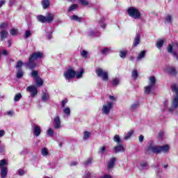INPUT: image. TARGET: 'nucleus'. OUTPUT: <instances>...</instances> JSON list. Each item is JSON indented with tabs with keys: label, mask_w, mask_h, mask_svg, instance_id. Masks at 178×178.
<instances>
[{
	"label": "nucleus",
	"mask_w": 178,
	"mask_h": 178,
	"mask_svg": "<svg viewBox=\"0 0 178 178\" xmlns=\"http://www.w3.org/2000/svg\"><path fill=\"white\" fill-rule=\"evenodd\" d=\"M44 58V54L40 52V51H35L33 52L29 58V62L25 63L24 65L26 67H29V69H34L35 66H37V64L34 63L35 60H37V59H41Z\"/></svg>",
	"instance_id": "f257e3e1"
},
{
	"label": "nucleus",
	"mask_w": 178,
	"mask_h": 178,
	"mask_svg": "<svg viewBox=\"0 0 178 178\" xmlns=\"http://www.w3.org/2000/svg\"><path fill=\"white\" fill-rule=\"evenodd\" d=\"M172 92H175V95L172 100V107L170 108V111L172 112L174 109L178 108V86L177 84H174L172 86Z\"/></svg>",
	"instance_id": "f03ea898"
},
{
	"label": "nucleus",
	"mask_w": 178,
	"mask_h": 178,
	"mask_svg": "<svg viewBox=\"0 0 178 178\" xmlns=\"http://www.w3.org/2000/svg\"><path fill=\"white\" fill-rule=\"evenodd\" d=\"M55 15L52 13H49L47 16L38 15L37 19L40 23H49L51 24L54 22Z\"/></svg>",
	"instance_id": "7ed1b4c3"
},
{
	"label": "nucleus",
	"mask_w": 178,
	"mask_h": 178,
	"mask_svg": "<svg viewBox=\"0 0 178 178\" xmlns=\"http://www.w3.org/2000/svg\"><path fill=\"white\" fill-rule=\"evenodd\" d=\"M128 15L131 17L132 19H140L141 17V14L140 13V11L134 7H130L127 10Z\"/></svg>",
	"instance_id": "20e7f679"
},
{
	"label": "nucleus",
	"mask_w": 178,
	"mask_h": 178,
	"mask_svg": "<svg viewBox=\"0 0 178 178\" xmlns=\"http://www.w3.org/2000/svg\"><path fill=\"white\" fill-rule=\"evenodd\" d=\"M167 51L169 54H172L173 56L177 58L178 43H172V44H168V47H167Z\"/></svg>",
	"instance_id": "39448f33"
},
{
	"label": "nucleus",
	"mask_w": 178,
	"mask_h": 178,
	"mask_svg": "<svg viewBox=\"0 0 178 178\" xmlns=\"http://www.w3.org/2000/svg\"><path fill=\"white\" fill-rule=\"evenodd\" d=\"M96 74H97L98 77H102L104 81H106L109 79L108 72L103 70L102 68H98L96 70Z\"/></svg>",
	"instance_id": "423d86ee"
},
{
	"label": "nucleus",
	"mask_w": 178,
	"mask_h": 178,
	"mask_svg": "<svg viewBox=\"0 0 178 178\" xmlns=\"http://www.w3.org/2000/svg\"><path fill=\"white\" fill-rule=\"evenodd\" d=\"M147 152H152L153 154H160V146H156L151 143L149 145L146 147Z\"/></svg>",
	"instance_id": "0eeeda50"
},
{
	"label": "nucleus",
	"mask_w": 178,
	"mask_h": 178,
	"mask_svg": "<svg viewBox=\"0 0 178 178\" xmlns=\"http://www.w3.org/2000/svg\"><path fill=\"white\" fill-rule=\"evenodd\" d=\"M113 106V103L112 102H108L107 104L104 105L102 108V112L104 115H109L111 109Z\"/></svg>",
	"instance_id": "6e6552de"
},
{
	"label": "nucleus",
	"mask_w": 178,
	"mask_h": 178,
	"mask_svg": "<svg viewBox=\"0 0 178 178\" xmlns=\"http://www.w3.org/2000/svg\"><path fill=\"white\" fill-rule=\"evenodd\" d=\"M74 76H76V71H74L72 69L67 70L64 73V76L66 79V80H70V79H73V77H74Z\"/></svg>",
	"instance_id": "1a4fd4ad"
},
{
	"label": "nucleus",
	"mask_w": 178,
	"mask_h": 178,
	"mask_svg": "<svg viewBox=\"0 0 178 178\" xmlns=\"http://www.w3.org/2000/svg\"><path fill=\"white\" fill-rule=\"evenodd\" d=\"M26 91H29V92H31V97L32 98H34L37 94H38V91L37 90V87L34 86H30L26 88Z\"/></svg>",
	"instance_id": "9d476101"
},
{
	"label": "nucleus",
	"mask_w": 178,
	"mask_h": 178,
	"mask_svg": "<svg viewBox=\"0 0 178 178\" xmlns=\"http://www.w3.org/2000/svg\"><path fill=\"white\" fill-rule=\"evenodd\" d=\"M165 72L170 74V76H175L177 74V72L176 71V68L175 67L169 66L165 69Z\"/></svg>",
	"instance_id": "9b49d317"
},
{
	"label": "nucleus",
	"mask_w": 178,
	"mask_h": 178,
	"mask_svg": "<svg viewBox=\"0 0 178 178\" xmlns=\"http://www.w3.org/2000/svg\"><path fill=\"white\" fill-rule=\"evenodd\" d=\"M113 151L115 154H118V152H124V147H123V145L118 143V145L114 147Z\"/></svg>",
	"instance_id": "f8f14e48"
},
{
	"label": "nucleus",
	"mask_w": 178,
	"mask_h": 178,
	"mask_svg": "<svg viewBox=\"0 0 178 178\" xmlns=\"http://www.w3.org/2000/svg\"><path fill=\"white\" fill-rule=\"evenodd\" d=\"M33 134L34 136H36V137H38L40 134H41V127L38 125H33Z\"/></svg>",
	"instance_id": "ddd939ff"
},
{
	"label": "nucleus",
	"mask_w": 178,
	"mask_h": 178,
	"mask_svg": "<svg viewBox=\"0 0 178 178\" xmlns=\"http://www.w3.org/2000/svg\"><path fill=\"white\" fill-rule=\"evenodd\" d=\"M140 38H141V35L140 33H136L134 40L133 47H137V45L140 44Z\"/></svg>",
	"instance_id": "4468645a"
},
{
	"label": "nucleus",
	"mask_w": 178,
	"mask_h": 178,
	"mask_svg": "<svg viewBox=\"0 0 178 178\" xmlns=\"http://www.w3.org/2000/svg\"><path fill=\"white\" fill-rule=\"evenodd\" d=\"M54 129L60 128V118H59V116H56L54 118Z\"/></svg>",
	"instance_id": "2eb2a0df"
},
{
	"label": "nucleus",
	"mask_w": 178,
	"mask_h": 178,
	"mask_svg": "<svg viewBox=\"0 0 178 178\" xmlns=\"http://www.w3.org/2000/svg\"><path fill=\"white\" fill-rule=\"evenodd\" d=\"M115 162H116V158L112 157L108 162V169H113L115 166Z\"/></svg>",
	"instance_id": "dca6fc26"
},
{
	"label": "nucleus",
	"mask_w": 178,
	"mask_h": 178,
	"mask_svg": "<svg viewBox=\"0 0 178 178\" xmlns=\"http://www.w3.org/2000/svg\"><path fill=\"white\" fill-rule=\"evenodd\" d=\"M8 38V31L4 29H2L0 32V40L3 41V40Z\"/></svg>",
	"instance_id": "f3484780"
},
{
	"label": "nucleus",
	"mask_w": 178,
	"mask_h": 178,
	"mask_svg": "<svg viewBox=\"0 0 178 178\" xmlns=\"http://www.w3.org/2000/svg\"><path fill=\"white\" fill-rule=\"evenodd\" d=\"M36 86H38V87H42V86H44V81H42V79H41V77L39 76V78H36V79H35Z\"/></svg>",
	"instance_id": "a211bd4d"
},
{
	"label": "nucleus",
	"mask_w": 178,
	"mask_h": 178,
	"mask_svg": "<svg viewBox=\"0 0 178 178\" xmlns=\"http://www.w3.org/2000/svg\"><path fill=\"white\" fill-rule=\"evenodd\" d=\"M170 149L169 145H165L160 146V154L161 152H168Z\"/></svg>",
	"instance_id": "6ab92c4d"
},
{
	"label": "nucleus",
	"mask_w": 178,
	"mask_h": 178,
	"mask_svg": "<svg viewBox=\"0 0 178 178\" xmlns=\"http://www.w3.org/2000/svg\"><path fill=\"white\" fill-rule=\"evenodd\" d=\"M1 178L6 177V175H8V168L1 167Z\"/></svg>",
	"instance_id": "aec40b11"
},
{
	"label": "nucleus",
	"mask_w": 178,
	"mask_h": 178,
	"mask_svg": "<svg viewBox=\"0 0 178 178\" xmlns=\"http://www.w3.org/2000/svg\"><path fill=\"white\" fill-rule=\"evenodd\" d=\"M156 84V79H155V76H151L149 79V86L150 87H154Z\"/></svg>",
	"instance_id": "412c9836"
},
{
	"label": "nucleus",
	"mask_w": 178,
	"mask_h": 178,
	"mask_svg": "<svg viewBox=\"0 0 178 178\" xmlns=\"http://www.w3.org/2000/svg\"><path fill=\"white\" fill-rule=\"evenodd\" d=\"M71 20H74V22H78L79 23H81V20L83 18L81 17H79L77 15H72L70 17Z\"/></svg>",
	"instance_id": "4be33fe9"
},
{
	"label": "nucleus",
	"mask_w": 178,
	"mask_h": 178,
	"mask_svg": "<svg viewBox=\"0 0 178 178\" xmlns=\"http://www.w3.org/2000/svg\"><path fill=\"white\" fill-rule=\"evenodd\" d=\"M24 74V72H23V70L22 69L17 70L16 73V77L17 79H22Z\"/></svg>",
	"instance_id": "5701e85b"
},
{
	"label": "nucleus",
	"mask_w": 178,
	"mask_h": 178,
	"mask_svg": "<svg viewBox=\"0 0 178 178\" xmlns=\"http://www.w3.org/2000/svg\"><path fill=\"white\" fill-rule=\"evenodd\" d=\"M42 101H44V102L49 101V94L44 92L42 96Z\"/></svg>",
	"instance_id": "b1692460"
},
{
	"label": "nucleus",
	"mask_w": 178,
	"mask_h": 178,
	"mask_svg": "<svg viewBox=\"0 0 178 178\" xmlns=\"http://www.w3.org/2000/svg\"><path fill=\"white\" fill-rule=\"evenodd\" d=\"M42 5L43 6V9H47V8H49V0H43L42 1Z\"/></svg>",
	"instance_id": "393cba45"
},
{
	"label": "nucleus",
	"mask_w": 178,
	"mask_h": 178,
	"mask_svg": "<svg viewBox=\"0 0 178 178\" xmlns=\"http://www.w3.org/2000/svg\"><path fill=\"white\" fill-rule=\"evenodd\" d=\"M143 58H145V51H142L137 56L136 59L137 60H141V59H143Z\"/></svg>",
	"instance_id": "a878e982"
},
{
	"label": "nucleus",
	"mask_w": 178,
	"mask_h": 178,
	"mask_svg": "<svg viewBox=\"0 0 178 178\" xmlns=\"http://www.w3.org/2000/svg\"><path fill=\"white\" fill-rule=\"evenodd\" d=\"M31 76H32V77L35 80L37 79H38L40 77V76H38V71L37 70H33L32 71Z\"/></svg>",
	"instance_id": "bb28decb"
},
{
	"label": "nucleus",
	"mask_w": 178,
	"mask_h": 178,
	"mask_svg": "<svg viewBox=\"0 0 178 178\" xmlns=\"http://www.w3.org/2000/svg\"><path fill=\"white\" fill-rule=\"evenodd\" d=\"M98 152L100 155H104L106 152V147L102 146L99 147Z\"/></svg>",
	"instance_id": "cd10ccee"
},
{
	"label": "nucleus",
	"mask_w": 178,
	"mask_h": 178,
	"mask_svg": "<svg viewBox=\"0 0 178 178\" xmlns=\"http://www.w3.org/2000/svg\"><path fill=\"white\" fill-rule=\"evenodd\" d=\"M41 154L42 156H47V155H49V152H48V149L46 147H44L42 149Z\"/></svg>",
	"instance_id": "c85d7f7f"
},
{
	"label": "nucleus",
	"mask_w": 178,
	"mask_h": 178,
	"mask_svg": "<svg viewBox=\"0 0 178 178\" xmlns=\"http://www.w3.org/2000/svg\"><path fill=\"white\" fill-rule=\"evenodd\" d=\"M165 23H172V22H173V17H172V15H167L166 17H165Z\"/></svg>",
	"instance_id": "c756f323"
},
{
	"label": "nucleus",
	"mask_w": 178,
	"mask_h": 178,
	"mask_svg": "<svg viewBox=\"0 0 178 178\" xmlns=\"http://www.w3.org/2000/svg\"><path fill=\"white\" fill-rule=\"evenodd\" d=\"M23 66V61L22 60H18L15 65L16 69L19 70V69H22V67Z\"/></svg>",
	"instance_id": "7c9ffc66"
},
{
	"label": "nucleus",
	"mask_w": 178,
	"mask_h": 178,
	"mask_svg": "<svg viewBox=\"0 0 178 178\" xmlns=\"http://www.w3.org/2000/svg\"><path fill=\"white\" fill-rule=\"evenodd\" d=\"M113 141L115 143H117V144H120L121 143V140H120V136L119 135H115L114 138H113Z\"/></svg>",
	"instance_id": "2f4dec72"
},
{
	"label": "nucleus",
	"mask_w": 178,
	"mask_h": 178,
	"mask_svg": "<svg viewBox=\"0 0 178 178\" xmlns=\"http://www.w3.org/2000/svg\"><path fill=\"white\" fill-rule=\"evenodd\" d=\"M20 99H22V93L16 94L14 97V101H15V102H18Z\"/></svg>",
	"instance_id": "473e14b6"
},
{
	"label": "nucleus",
	"mask_w": 178,
	"mask_h": 178,
	"mask_svg": "<svg viewBox=\"0 0 178 178\" xmlns=\"http://www.w3.org/2000/svg\"><path fill=\"white\" fill-rule=\"evenodd\" d=\"M133 131H129V132L127 133V134L124 137V140H129L131 136H133Z\"/></svg>",
	"instance_id": "72a5a7b5"
},
{
	"label": "nucleus",
	"mask_w": 178,
	"mask_h": 178,
	"mask_svg": "<svg viewBox=\"0 0 178 178\" xmlns=\"http://www.w3.org/2000/svg\"><path fill=\"white\" fill-rule=\"evenodd\" d=\"M131 76L134 79V80L137 79V77H138V72H137V70L132 71Z\"/></svg>",
	"instance_id": "f704fd0d"
},
{
	"label": "nucleus",
	"mask_w": 178,
	"mask_h": 178,
	"mask_svg": "<svg viewBox=\"0 0 178 178\" xmlns=\"http://www.w3.org/2000/svg\"><path fill=\"white\" fill-rule=\"evenodd\" d=\"M63 113L67 116H70V108L69 107H66L63 109Z\"/></svg>",
	"instance_id": "c9c22d12"
},
{
	"label": "nucleus",
	"mask_w": 178,
	"mask_h": 178,
	"mask_svg": "<svg viewBox=\"0 0 178 178\" xmlns=\"http://www.w3.org/2000/svg\"><path fill=\"white\" fill-rule=\"evenodd\" d=\"M90 136H91V133L88 132V131H85L83 133V140H88V138H90Z\"/></svg>",
	"instance_id": "e433bc0d"
},
{
	"label": "nucleus",
	"mask_w": 178,
	"mask_h": 178,
	"mask_svg": "<svg viewBox=\"0 0 178 178\" xmlns=\"http://www.w3.org/2000/svg\"><path fill=\"white\" fill-rule=\"evenodd\" d=\"M163 40H160L159 41L156 42V47L157 48H159V49H161V48H162V47H163Z\"/></svg>",
	"instance_id": "4c0bfd02"
},
{
	"label": "nucleus",
	"mask_w": 178,
	"mask_h": 178,
	"mask_svg": "<svg viewBox=\"0 0 178 178\" xmlns=\"http://www.w3.org/2000/svg\"><path fill=\"white\" fill-rule=\"evenodd\" d=\"M151 90H152V86H150L149 85H148L145 88V92L146 94H149L151 92Z\"/></svg>",
	"instance_id": "58836bf2"
},
{
	"label": "nucleus",
	"mask_w": 178,
	"mask_h": 178,
	"mask_svg": "<svg viewBox=\"0 0 178 178\" xmlns=\"http://www.w3.org/2000/svg\"><path fill=\"white\" fill-rule=\"evenodd\" d=\"M83 163L86 166H88L91 165V163H92V159L91 158L88 159L86 161H84Z\"/></svg>",
	"instance_id": "ea45409f"
},
{
	"label": "nucleus",
	"mask_w": 178,
	"mask_h": 178,
	"mask_svg": "<svg viewBox=\"0 0 178 178\" xmlns=\"http://www.w3.org/2000/svg\"><path fill=\"white\" fill-rule=\"evenodd\" d=\"M127 55V51H120V58H122V59H124V58H126Z\"/></svg>",
	"instance_id": "a19ab883"
},
{
	"label": "nucleus",
	"mask_w": 178,
	"mask_h": 178,
	"mask_svg": "<svg viewBox=\"0 0 178 178\" xmlns=\"http://www.w3.org/2000/svg\"><path fill=\"white\" fill-rule=\"evenodd\" d=\"M79 2L83 6H88L90 5V3L87 0H79Z\"/></svg>",
	"instance_id": "79ce46f5"
},
{
	"label": "nucleus",
	"mask_w": 178,
	"mask_h": 178,
	"mask_svg": "<svg viewBox=\"0 0 178 178\" xmlns=\"http://www.w3.org/2000/svg\"><path fill=\"white\" fill-rule=\"evenodd\" d=\"M79 5L77 4H72L68 9V12H72V10H74V9H77Z\"/></svg>",
	"instance_id": "37998d69"
},
{
	"label": "nucleus",
	"mask_w": 178,
	"mask_h": 178,
	"mask_svg": "<svg viewBox=\"0 0 178 178\" xmlns=\"http://www.w3.org/2000/svg\"><path fill=\"white\" fill-rule=\"evenodd\" d=\"M109 49L104 47L103 49L100 50V52L103 54V55H106V54H108L109 52Z\"/></svg>",
	"instance_id": "c03bdc74"
},
{
	"label": "nucleus",
	"mask_w": 178,
	"mask_h": 178,
	"mask_svg": "<svg viewBox=\"0 0 178 178\" xmlns=\"http://www.w3.org/2000/svg\"><path fill=\"white\" fill-rule=\"evenodd\" d=\"M9 26V24L8 22H2L0 24V29H6Z\"/></svg>",
	"instance_id": "a18cd8bd"
},
{
	"label": "nucleus",
	"mask_w": 178,
	"mask_h": 178,
	"mask_svg": "<svg viewBox=\"0 0 178 178\" xmlns=\"http://www.w3.org/2000/svg\"><path fill=\"white\" fill-rule=\"evenodd\" d=\"M10 34L11 35H17V29H12L10 31Z\"/></svg>",
	"instance_id": "49530a36"
},
{
	"label": "nucleus",
	"mask_w": 178,
	"mask_h": 178,
	"mask_svg": "<svg viewBox=\"0 0 178 178\" xmlns=\"http://www.w3.org/2000/svg\"><path fill=\"white\" fill-rule=\"evenodd\" d=\"M47 134V136H49V137H52L54 136V131L52 130V129H49Z\"/></svg>",
	"instance_id": "de8ad7c7"
},
{
	"label": "nucleus",
	"mask_w": 178,
	"mask_h": 178,
	"mask_svg": "<svg viewBox=\"0 0 178 178\" xmlns=\"http://www.w3.org/2000/svg\"><path fill=\"white\" fill-rule=\"evenodd\" d=\"M31 35V31H26L25 34L24 35V38H29Z\"/></svg>",
	"instance_id": "09e8293b"
},
{
	"label": "nucleus",
	"mask_w": 178,
	"mask_h": 178,
	"mask_svg": "<svg viewBox=\"0 0 178 178\" xmlns=\"http://www.w3.org/2000/svg\"><path fill=\"white\" fill-rule=\"evenodd\" d=\"M81 55L82 58H87V55H88V52L86 50H83L81 52Z\"/></svg>",
	"instance_id": "8fccbe9b"
},
{
	"label": "nucleus",
	"mask_w": 178,
	"mask_h": 178,
	"mask_svg": "<svg viewBox=\"0 0 178 178\" xmlns=\"http://www.w3.org/2000/svg\"><path fill=\"white\" fill-rule=\"evenodd\" d=\"M138 103H135L134 104H132L131 106V109H132V111H134V109H137V108H138Z\"/></svg>",
	"instance_id": "3c124183"
},
{
	"label": "nucleus",
	"mask_w": 178,
	"mask_h": 178,
	"mask_svg": "<svg viewBox=\"0 0 178 178\" xmlns=\"http://www.w3.org/2000/svg\"><path fill=\"white\" fill-rule=\"evenodd\" d=\"M6 165V161L5 159L0 161V168H3Z\"/></svg>",
	"instance_id": "603ef678"
},
{
	"label": "nucleus",
	"mask_w": 178,
	"mask_h": 178,
	"mask_svg": "<svg viewBox=\"0 0 178 178\" xmlns=\"http://www.w3.org/2000/svg\"><path fill=\"white\" fill-rule=\"evenodd\" d=\"M83 71L81 70L79 72L76 74V79H81V76H83Z\"/></svg>",
	"instance_id": "864d4df0"
},
{
	"label": "nucleus",
	"mask_w": 178,
	"mask_h": 178,
	"mask_svg": "<svg viewBox=\"0 0 178 178\" xmlns=\"http://www.w3.org/2000/svg\"><path fill=\"white\" fill-rule=\"evenodd\" d=\"M113 86H118L119 84V79L116 78L113 80Z\"/></svg>",
	"instance_id": "5fc2aeb1"
},
{
	"label": "nucleus",
	"mask_w": 178,
	"mask_h": 178,
	"mask_svg": "<svg viewBox=\"0 0 178 178\" xmlns=\"http://www.w3.org/2000/svg\"><path fill=\"white\" fill-rule=\"evenodd\" d=\"M66 104H67V99H64L61 102V106L63 108H65V106H66Z\"/></svg>",
	"instance_id": "6e6d98bb"
},
{
	"label": "nucleus",
	"mask_w": 178,
	"mask_h": 178,
	"mask_svg": "<svg viewBox=\"0 0 178 178\" xmlns=\"http://www.w3.org/2000/svg\"><path fill=\"white\" fill-rule=\"evenodd\" d=\"M147 165H148V164L145 162H143L140 163V166H141L142 169H145Z\"/></svg>",
	"instance_id": "4d7b16f0"
},
{
	"label": "nucleus",
	"mask_w": 178,
	"mask_h": 178,
	"mask_svg": "<svg viewBox=\"0 0 178 178\" xmlns=\"http://www.w3.org/2000/svg\"><path fill=\"white\" fill-rule=\"evenodd\" d=\"M6 115H8V116H13V115H15V112L13 111H9L6 113Z\"/></svg>",
	"instance_id": "13d9d810"
},
{
	"label": "nucleus",
	"mask_w": 178,
	"mask_h": 178,
	"mask_svg": "<svg viewBox=\"0 0 178 178\" xmlns=\"http://www.w3.org/2000/svg\"><path fill=\"white\" fill-rule=\"evenodd\" d=\"M139 140V143H143V141H144V136L140 135L138 138Z\"/></svg>",
	"instance_id": "bf43d9fd"
},
{
	"label": "nucleus",
	"mask_w": 178,
	"mask_h": 178,
	"mask_svg": "<svg viewBox=\"0 0 178 178\" xmlns=\"http://www.w3.org/2000/svg\"><path fill=\"white\" fill-rule=\"evenodd\" d=\"M85 177L86 178H91V173H90V172H87Z\"/></svg>",
	"instance_id": "052dcab7"
},
{
	"label": "nucleus",
	"mask_w": 178,
	"mask_h": 178,
	"mask_svg": "<svg viewBox=\"0 0 178 178\" xmlns=\"http://www.w3.org/2000/svg\"><path fill=\"white\" fill-rule=\"evenodd\" d=\"M5 136V131L0 130V137H3Z\"/></svg>",
	"instance_id": "680f3d73"
},
{
	"label": "nucleus",
	"mask_w": 178,
	"mask_h": 178,
	"mask_svg": "<svg viewBox=\"0 0 178 178\" xmlns=\"http://www.w3.org/2000/svg\"><path fill=\"white\" fill-rule=\"evenodd\" d=\"M2 55H3L4 56H8V51H6V50H3V51H2Z\"/></svg>",
	"instance_id": "e2e57ef3"
},
{
	"label": "nucleus",
	"mask_w": 178,
	"mask_h": 178,
	"mask_svg": "<svg viewBox=\"0 0 178 178\" xmlns=\"http://www.w3.org/2000/svg\"><path fill=\"white\" fill-rule=\"evenodd\" d=\"M100 178H112L111 175H104V176L101 177Z\"/></svg>",
	"instance_id": "0e129e2a"
},
{
	"label": "nucleus",
	"mask_w": 178,
	"mask_h": 178,
	"mask_svg": "<svg viewBox=\"0 0 178 178\" xmlns=\"http://www.w3.org/2000/svg\"><path fill=\"white\" fill-rule=\"evenodd\" d=\"M24 170H20L19 171V176H23L24 175Z\"/></svg>",
	"instance_id": "69168bd1"
},
{
	"label": "nucleus",
	"mask_w": 178,
	"mask_h": 178,
	"mask_svg": "<svg viewBox=\"0 0 178 178\" xmlns=\"http://www.w3.org/2000/svg\"><path fill=\"white\" fill-rule=\"evenodd\" d=\"M5 3V1L2 0L0 1V8H2V6H3V4Z\"/></svg>",
	"instance_id": "338daca9"
},
{
	"label": "nucleus",
	"mask_w": 178,
	"mask_h": 178,
	"mask_svg": "<svg viewBox=\"0 0 178 178\" xmlns=\"http://www.w3.org/2000/svg\"><path fill=\"white\" fill-rule=\"evenodd\" d=\"M109 99H111V101H116V98L114 96H110Z\"/></svg>",
	"instance_id": "774afa93"
}]
</instances>
